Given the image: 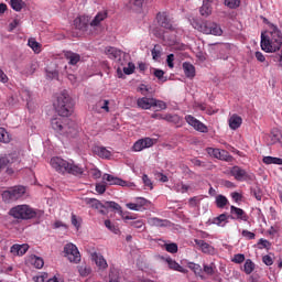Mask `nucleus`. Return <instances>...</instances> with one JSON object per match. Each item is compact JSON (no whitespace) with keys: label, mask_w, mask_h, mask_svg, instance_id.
Returning a JSON list of instances; mask_svg holds the SVG:
<instances>
[{"label":"nucleus","mask_w":282,"mask_h":282,"mask_svg":"<svg viewBox=\"0 0 282 282\" xmlns=\"http://www.w3.org/2000/svg\"><path fill=\"white\" fill-rule=\"evenodd\" d=\"M25 193H26V187L22 185L13 186L2 192V200H4V203L7 204H11L24 197Z\"/></svg>","instance_id":"obj_6"},{"label":"nucleus","mask_w":282,"mask_h":282,"mask_svg":"<svg viewBox=\"0 0 282 282\" xmlns=\"http://www.w3.org/2000/svg\"><path fill=\"white\" fill-rule=\"evenodd\" d=\"M105 54L107 55V57L109 59H113V61H120V55L122 54V52H120V50L116 48V47H107L105 48Z\"/></svg>","instance_id":"obj_24"},{"label":"nucleus","mask_w":282,"mask_h":282,"mask_svg":"<svg viewBox=\"0 0 282 282\" xmlns=\"http://www.w3.org/2000/svg\"><path fill=\"white\" fill-rule=\"evenodd\" d=\"M262 162L267 165L275 164L278 166H282V159L274 156H264Z\"/></svg>","instance_id":"obj_33"},{"label":"nucleus","mask_w":282,"mask_h":282,"mask_svg":"<svg viewBox=\"0 0 282 282\" xmlns=\"http://www.w3.org/2000/svg\"><path fill=\"white\" fill-rule=\"evenodd\" d=\"M143 1L144 0H130V7L134 10H139L143 7Z\"/></svg>","instance_id":"obj_55"},{"label":"nucleus","mask_w":282,"mask_h":282,"mask_svg":"<svg viewBox=\"0 0 282 282\" xmlns=\"http://www.w3.org/2000/svg\"><path fill=\"white\" fill-rule=\"evenodd\" d=\"M96 155L102 160H109L111 158V151L107 150V148L98 147L95 150Z\"/></svg>","instance_id":"obj_29"},{"label":"nucleus","mask_w":282,"mask_h":282,"mask_svg":"<svg viewBox=\"0 0 282 282\" xmlns=\"http://www.w3.org/2000/svg\"><path fill=\"white\" fill-rule=\"evenodd\" d=\"M245 261V257L241 253H237L232 257V262L237 264H241Z\"/></svg>","instance_id":"obj_60"},{"label":"nucleus","mask_w":282,"mask_h":282,"mask_svg":"<svg viewBox=\"0 0 282 282\" xmlns=\"http://www.w3.org/2000/svg\"><path fill=\"white\" fill-rule=\"evenodd\" d=\"M228 219H230V217H228V215L221 214V215L213 218V225L224 228V227H226V224H228Z\"/></svg>","instance_id":"obj_27"},{"label":"nucleus","mask_w":282,"mask_h":282,"mask_svg":"<svg viewBox=\"0 0 282 282\" xmlns=\"http://www.w3.org/2000/svg\"><path fill=\"white\" fill-rule=\"evenodd\" d=\"M158 101H160V100L154 99V98L143 97V98H139L137 100V106H139V108H141L143 110H150L152 108V105H154Z\"/></svg>","instance_id":"obj_18"},{"label":"nucleus","mask_w":282,"mask_h":282,"mask_svg":"<svg viewBox=\"0 0 282 282\" xmlns=\"http://www.w3.org/2000/svg\"><path fill=\"white\" fill-rule=\"evenodd\" d=\"M273 62L278 63V66L282 67V50L280 53H275V55H273Z\"/></svg>","instance_id":"obj_62"},{"label":"nucleus","mask_w":282,"mask_h":282,"mask_svg":"<svg viewBox=\"0 0 282 282\" xmlns=\"http://www.w3.org/2000/svg\"><path fill=\"white\" fill-rule=\"evenodd\" d=\"M105 228L109 229V231L113 232V235L120 234L118 227L112 225L109 219L105 220Z\"/></svg>","instance_id":"obj_45"},{"label":"nucleus","mask_w":282,"mask_h":282,"mask_svg":"<svg viewBox=\"0 0 282 282\" xmlns=\"http://www.w3.org/2000/svg\"><path fill=\"white\" fill-rule=\"evenodd\" d=\"M11 142V135L6 129L0 127V143L8 144Z\"/></svg>","instance_id":"obj_38"},{"label":"nucleus","mask_w":282,"mask_h":282,"mask_svg":"<svg viewBox=\"0 0 282 282\" xmlns=\"http://www.w3.org/2000/svg\"><path fill=\"white\" fill-rule=\"evenodd\" d=\"M148 224H150V226L152 227H159V228H163L165 227L166 220L156 218V217H152L148 220Z\"/></svg>","instance_id":"obj_36"},{"label":"nucleus","mask_w":282,"mask_h":282,"mask_svg":"<svg viewBox=\"0 0 282 282\" xmlns=\"http://www.w3.org/2000/svg\"><path fill=\"white\" fill-rule=\"evenodd\" d=\"M252 271H254V263H252L250 259H246V262L243 263V273L249 275Z\"/></svg>","instance_id":"obj_40"},{"label":"nucleus","mask_w":282,"mask_h":282,"mask_svg":"<svg viewBox=\"0 0 282 282\" xmlns=\"http://www.w3.org/2000/svg\"><path fill=\"white\" fill-rule=\"evenodd\" d=\"M282 46V32L278 26L271 25L269 36L262 34L261 47L267 53H275Z\"/></svg>","instance_id":"obj_2"},{"label":"nucleus","mask_w":282,"mask_h":282,"mask_svg":"<svg viewBox=\"0 0 282 282\" xmlns=\"http://www.w3.org/2000/svg\"><path fill=\"white\" fill-rule=\"evenodd\" d=\"M64 257H66V259L72 263L80 262V252L74 243L64 245Z\"/></svg>","instance_id":"obj_7"},{"label":"nucleus","mask_w":282,"mask_h":282,"mask_svg":"<svg viewBox=\"0 0 282 282\" xmlns=\"http://www.w3.org/2000/svg\"><path fill=\"white\" fill-rule=\"evenodd\" d=\"M78 273L80 274V276L87 278L91 274V267H89L88 264L78 265Z\"/></svg>","instance_id":"obj_37"},{"label":"nucleus","mask_w":282,"mask_h":282,"mask_svg":"<svg viewBox=\"0 0 282 282\" xmlns=\"http://www.w3.org/2000/svg\"><path fill=\"white\" fill-rule=\"evenodd\" d=\"M55 172L62 175L68 174L74 176H83V174L85 173V167L80 165H74V166H68L64 170H55Z\"/></svg>","instance_id":"obj_17"},{"label":"nucleus","mask_w":282,"mask_h":282,"mask_svg":"<svg viewBox=\"0 0 282 282\" xmlns=\"http://www.w3.org/2000/svg\"><path fill=\"white\" fill-rule=\"evenodd\" d=\"M188 189H191V186H187L183 183H178V184L174 185V192H176V193L184 194V193H187Z\"/></svg>","instance_id":"obj_43"},{"label":"nucleus","mask_w":282,"mask_h":282,"mask_svg":"<svg viewBox=\"0 0 282 282\" xmlns=\"http://www.w3.org/2000/svg\"><path fill=\"white\" fill-rule=\"evenodd\" d=\"M156 23L159 24V26L165 30L174 31V25H172V20H170V17L167 15L166 12H159L156 14Z\"/></svg>","instance_id":"obj_13"},{"label":"nucleus","mask_w":282,"mask_h":282,"mask_svg":"<svg viewBox=\"0 0 282 282\" xmlns=\"http://www.w3.org/2000/svg\"><path fill=\"white\" fill-rule=\"evenodd\" d=\"M216 270H217V267L215 265V263L204 264V269H202V271H204V273H206V275H209V276L215 275Z\"/></svg>","instance_id":"obj_39"},{"label":"nucleus","mask_w":282,"mask_h":282,"mask_svg":"<svg viewBox=\"0 0 282 282\" xmlns=\"http://www.w3.org/2000/svg\"><path fill=\"white\" fill-rule=\"evenodd\" d=\"M29 47L33 50L36 54L40 53V43H37L34 39H29Z\"/></svg>","instance_id":"obj_51"},{"label":"nucleus","mask_w":282,"mask_h":282,"mask_svg":"<svg viewBox=\"0 0 282 282\" xmlns=\"http://www.w3.org/2000/svg\"><path fill=\"white\" fill-rule=\"evenodd\" d=\"M29 262L35 269H42V267H44V260H42V258L36 257V256H31V258L29 259Z\"/></svg>","instance_id":"obj_34"},{"label":"nucleus","mask_w":282,"mask_h":282,"mask_svg":"<svg viewBox=\"0 0 282 282\" xmlns=\"http://www.w3.org/2000/svg\"><path fill=\"white\" fill-rule=\"evenodd\" d=\"M165 63L167 64V68L170 69L174 68V54L167 55Z\"/></svg>","instance_id":"obj_61"},{"label":"nucleus","mask_w":282,"mask_h":282,"mask_svg":"<svg viewBox=\"0 0 282 282\" xmlns=\"http://www.w3.org/2000/svg\"><path fill=\"white\" fill-rule=\"evenodd\" d=\"M161 58V45H154L152 48V59L159 61Z\"/></svg>","instance_id":"obj_49"},{"label":"nucleus","mask_w":282,"mask_h":282,"mask_svg":"<svg viewBox=\"0 0 282 282\" xmlns=\"http://www.w3.org/2000/svg\"><path fill=\"white\" fill-rule=\"evenodd\" d=\"M206 152L213 159H217L221 162H232V155L226 150H220L218 148H207Z\"/></svg>","instance_id":"obj_8"},{"label":"nucleus","mask_w":282,"mask_h":282,"mask_svg":"<svg viewBox=\"0 0 282 282\" xmlns=\"http://www.w3.org/2000/svg\"><path fill=\"white\" fill-rule=\"evenodd\" d=\"M64 59H66L69 65L76 66L80 63V55L72 51H64Z\"/></svg>","instance_id":"obj_19"},{"label":"nucleus","mask_w":282,"mask_h":282,"mask_svg":"<svg viewBox=\"0 0 282 282\" xmlns=\"http://www.w3.org/2000/svg\"><path fill=\"white\" fill-rule=\"evenodd\" d=\"M183 74L186 78L193 79L196 76L195 66L192 63L183 62L182 64Z\"/></svg>","instance_id":"obj_21"},{"label":"nucleus","mask_w":282,"mask_h":282,"mask_svg":"<svg viewBox=\"0 0 282 282\" xmlns=\"http://www.w3.org/2000/svg\"><path fill=\"white\" fill-rule=\"evenodd\" d=\"M100 110H105V112H109V100L107 99H100L96 105L94 106V111L100 112Z\"/></svg>","instance_id":"obj_28"},{"label":"nucleus","mask_w":282,"mask_h":282,"mask_svg":"<svg viewBox=\"0 0 282 282\" xmlns=\"http://www.w3.org/2000/svg\"><path fill=\"white\" fill-rule=\"evenodd\" d=\"M241 237L246 238V240H253L254 234L249 230H241Z\"/></svg>","instance_id":"obj_59"},{"label":"nucleus","mask_w":282,"mask_h":282,"mask_svg":"<svg viewBox=\"0 0 282 282\" xmlns=\"http://www.w3.org/2000/svg\"><path fill=\"white\" fill-rule=\"evenodd\" d=\"M152 107H156L159 108V110H165L167 108V105L164 101L159 100L152 104Z\"/></svg>","instance_id":"obj_63"},{"label":"nucleus","mask_w":282,"mask_h":282,"mask_svg":"<svg viewBox=\"0 0 282 282\" xmlns=\"http://www.w3.org/2000/svg\"><path fill=\"white\" fill-rule=\"evenodd\" d=\"M165 251H167V253L175 254L178 251V247L174 242L165 243Z\"/></svg>","instance_id":"obj_46"},{"label":"nucleus","mask_w":282,"mask_h":282,"mask_svg":"<svg viewBox=\"0 0 282 282\" xmlns=\"http://www.w3.org/2000/svg\"><path fill=\"white\" fill-rule=\"evenodd\" d=\"M256 59L260 63L267 64L269 66V63L267 62V57H264V54L262 52H256Z\"/></svg>","instance_id":"obj_58"},{"label":"nucleus","mask_w":282,"mask_h":282,"mask_svg":"<svg viewBox=\"0 0 282 282\" xmlns=\"http://www.w3.org/2000/svg\"><path fill=\"white\" fill-rule=\"evenodd\" d=\"M154 145V139L152 138H143L137 142H134V145H132V151L134 152H141L145 149H150Z\"/></svg>","instance_id":"obj_16"},{"label":"nucleus","mask_w":282,"mask_h":282,"mask_svg":"<svg viewBox=\"0 0 282 282\" xmlns=\"http://www.w3.org/2000/svg\"><path fill=\"white\" fill-rule=\"evenodd\" d=\"M228 127L232 131L239 129V127H241V117H239L238 115H231L228 119Z\"/></svg>","instance_id":"obj_25"},{"label":"nucleus","mask_w":282,"mask_h":282,"mask_svg":"<svg viewBox=\"0 0 282 282\" xmlns=\"http://www.w3.org/2000/svg\"><path fill=\"white\" fill-rule=\"evenodd\" d=\"M124 207H128V209H130V210L141 212L148 206H145V205H135V204L128 203V204L124 205Z\"/></svg>","instance_id":"obj_50"},{"label":"nucleus","mask_w":282,"mask_h":282,"mask_svg":"<svg viewBox=\"0 0 282 282\" xmlns=\"http://www.w3.org/2000/svg\"><path fill=\"white\" fill-rule=\"evenodd\" d=\"M107 19V11L98 12L96 17H94V20L89 22V26L91 28H98L100 26V23Z\"/></svg>","instance_id":"obj_26"},{"label":"nucleus","mask_w":282,"mask_h":282,"mask_svg":"<svg viewBox=\"0 0 282 282\" xmlns=\"http://www.w3.org/2000/svg\"><path fill=\"white\" fill-rule=\"evenodd\" d=\"M185 123L199 133H208V127L193 115H185Z\"/></svg>","instance_id":"obj_10"},{"label":"nucleus","mask_w":282,"mask_h":282,"mask_svg":"<svg viewBox=\"0 0 282 282\" xmlns=\"http://www.w3.org/2000/svg\"><path fill=\"white\" fill-rule=\"evenodd\" d=\"M262 262L264 264H267V267H271V265H273V258H271V256L267 254V256L262 257Z\"/></svg>","instance_id":"obj_64"},{"label":"nucleus","mask_w":282,"mask_h":282,"mask_svg":"<svg viewBox=\"0 0 282 282\" xmlns=\"http://www.w3.org/2000/svg\"><path fill=\"white\" fill-rule=\"evenodd\" d=\"M258 246H261L260 249L269 250L271 248V242H269V240H265L264 238H261L258 242Z\"/></svg>","instance_id":"obj_56"},{"label":"nucleus","mask_w":282,"mask_h":282,"mask_svg":"<svg viewBox=\"0 0 282 282\" xmlns=\"http://www.w3.org/2000/svg\"><path fill=\"white\" fill-rule=\"evenodd\" d=\"M53 107L59 117L51 119V129L59 135L76 138V135H78V129H76V126L68 119L74 112V100L69 94L65 90L59 93Z\"/></svg>","instance_id":"obj_1"},{"label":"nucleus","mask_w":282,"mask_h":282,"mask_svg":"<svg viewBox=\"0 0 282 282\" xmlns=\"http://www.w3.org/2000/svg\"><path fill=\"white\" fill-rule=\"evenodd\" d=\"M215 205L219 209L225 208L226 205H228V198H226V196H224V195H217L215 197Z\"/></svg>","instance_id":"obj_35"},{"label":"nucleus","mask_w":282,"mask_h":282,"mask_svg":"<svg viewBox=\"0 0 282 282\" xmlns=\"http://www.w3.org/2000/svg\"><path fill=\"white\" fill-rule=\"evenodd\" d=\"M239 2L240 0H225L224 4L232 10L239 8Z\"/></svg>","instance_id":"obj_52"},{"label":"nucleus","mask_w":282,"mask_h":282,"mask_svg":"<svg viewBox=\"0 0 282 282\" xmlns=\"http://www.w3.org/2000/svg\"><path fill=\"white\" fill-rule=\"evenodd\" d=\"M11 164V159L9 156L0 158V172L1 170L8 167Z\"/></svg>","instance_id":"obj_53"},{"label":"nucleus","mask_w":282,"mask_h":282,"mask_svg":"<svg viewBox=\"0 0 282 282\" xmlns=\"http://www.w3.org/2000/svg\"><path fill=\"white\" fill-rule=\"evenodd\" d=\"M130 204L135 205V206H149L150 202L148 199H145L144 197H139V198H137V203H130Z\"/></svg>","instance_id":"obj_57"},{"label":"nucleus","mask_w":282,"mask_h":282,"mask_svg":"<svg viewBox=\"0 0 282 282\" xmlns=\"http://www.w3.org/2000/svg\"><path fill=\"white\" fill-rule=\"evenodd\" d=\"M212 3L213 2L204 1V4L199 9V13L202 14V17L208 18L213 13V8L210 7Z\"/></svg>","instance_id":"obj_32"},{"label":"nucleus","mask_w":282,"mask_h":282,"mask_svg":"<svg viewBox=\"0 0 282 282\" xmlns=\"http://www.w3.org/2000/svg\"><path fill=\"white\" fill-rule=\"evenodd\" d=\"M50 164H51V167L55 171H65L68 167L79 166L74 162H69L58 156L51 158Z\"/></svg>","instance_id":"obj_9"},{"label":"nucleus","mask_w":282,"mask_h":282,"mask_svg":"<svg viewBox=\"0 0 282 282\" xmlns=\"http://www.w3.org/2000/svg\"><path fill=\"white\" fill-rule=\"evenodd\" d=\"M174 124H180L181 123V117L178 115H165V118L161 119Z\"/></svg>","instance_id":"obj_41"},{"label":"nucleus","mask_w":282,"mask_h":282,"mask_svg":"<svg viewBox=\"0 0 282 282\" xmlns=\"http://www.w3.org/2000/svg\"><path fill=\"white\" fill-rule=\"evenodd\" d=\"M230 176H232L237 182L252 181V177H254V175L248 174L246 170L237 165L230 167Z\"/></svg>","instance_id":"obj_11"},{"label":"nucleus","mask_w":282,"mask_h":282,"mask_svg":"<svg viewBox=\"0 0 282 282\" xmlns=\"http://www.w3.org/2000/svg\"><path fill=\"white\" fill-rule=\"evenodd\" d=\"M11 8L15 10V12H21L22 8H24V1L22 0H11Z\"/></svg>","instance_id":"obj_42"},{"label":"nucleus","mask_w":282,"mask_h":282,"mask_svg":"<svg viewBox=\"0 0 282 282\" xmlns=\"http://www.w3.org/2000/svg\"><path fill=\"white\" fill-rule=\"evenodd\" d=\"M187 269L192 270V272H195V274L202 273V265L197 263H193V262L187 263Z\"/></svg>","instance_id":"obj_48"},{"label":"nucleus","mask_w":282,"mask_h":282,"mask_svg":"<svg viewBox=\"0 0 282 282\" xmlns=\"http://www.w3.org/2000/svg\"><path fill=\"white\" fill-rule=\"evenodd\" d=\"M163 75H165V73L162 69H154V77H156V79H159V82L161 83H165L167 82V78L164 77Z\"/></svg>","instance_id":"obj_47"},{"label":"nucleus","mask_w":282,"mask_h":282,"mask_svg":"<svg viewBox=\"0 0 282 282\" xmlns=\"http://www.w3.org/2000/svg\"><path fill=\"white\" fill-rule=\"evenodd\" d=\"M165 263H167V268H170V270H174L176 272H184L183 267L178 265V263L174 260H172V258H165Z\"/></svg>","instance_id":"obj_31"},{"label":"nucleus","mask_w":282,"mask_h":282,"mask_svg":"<svg viewBox=\"0 0 282 282\" xmlns=\"http://www.w3.org/2000/svg\"><path fill=\"white\" fill-rule=\"evenodd\" d=\"M86 204L89 205V207L98 210V214L105 216L107 215V208H111L113 210H118V214L120 215V218L124 221L127 220H134L133 216L127 215V213L122 212V208L120 205H118L115 202H107L106 205H102L98 199L96 198H87Z\"/></svg>","instance_id":"obj_3"},{"label":"nucleus","mask_w":282,"mask_h":282,"mask_svg":"<svg viewBox=\"0 0 282 282\" xmlns=\"http://www.w3.org/2000/svg\"><path fill=\"white\" fill-rule=\"evenodd\" d=\"M89 18L85 15L78 17L76 20H74V26L76 30L87 31V26H89Z\"/></svg>","instance_id":"obj_20"},{"label":"nucleus","mask_w":282,"mask_h":282,"mask_svg":"<svg viewBox=\"0 0 282 282\" xmlns=\"http://www.w3.org/2000/svg\"><path fill=\"white\" fill-rule=\"evenodd\" d=\"M189 25L206 35L221 36V34H224L221 26H219V24H217L216 22L199 21L197 19H194L192 20V22H189Z\"/></svg>","instance_id":"obj_4"},{"label":"nucleus","mask_w":282,"mask_h":282,"mask_svg":"<svg viewBox=\"0 0 282 282\" xmlns=\"http://www.w3.org/2000/svg\"><path fill=\"white\" fill-rule=\"evenodd\" d=\"M195 245H197V247H199L202 252L205 253V254H212L213 251H215V248H213V246H210L205 240H197V239H195Z\"/></svg>","instance_id":"obj_23"},{"label":"nucleus","mask_w":282,"mask_h":282,"mask_svg":"<svg viewBox=\"0 0 282 282\" xmlns=\"http://www.w3.org/2000/svg\"><path fill=\"white\" fill-rule=\"evenodd\" d=\"M228 218L237 221H248V215L246 214V212L236 206H230V215H228Z\"/></svg>","instance_id":"obj_14"},{"label":"nucleus","mask_w":282,"mask_h":282,"mask_svg":"<svg viewBox=\"0 0 282 282\" xmlns=\"http://www.w3.org/2000/svg\"><path fill=\"white\" fill-rule=\"evenodd\" d=\"M134 64L133 63H128V67H122V70H120V68H118L116 70V73L118 74V78H121L122 77V74L124 75H131V74H134Z\"/></svg>","instance_id":"obj_30"},{"label":"nucleus","mask_w":282,"mask_h":282,"mask_svg":"<svg viewBox=\"0 0 282 282\" xmlns=\"http://www.w3.org/2000/svg\"><path fill=\"white\" fill-rule=\"evenodd\" d=\"M39 210L33 209L29 205H18L9 212V216L18 220H31L37 218Z\"/></svg>","instance_id":"obj_5"},{"label":"nucleus","mask_w":282,"mask_h":282,"mask_svg":"<svg viewBox=\"0 0 282 282\" xmlns=\"http://www.w3.org/2000/svg\"><path fill=\"white\" fill-rule=\"evenodd\" d=\"M102 181L109 183V185H116V186H120V187H134V183L122 181L121 178L111 176L109 174L102 175Z\"/></svg>","instance_id":"obj_12"},{"label":"nucleus","mask_w":282,"mask_h":282,"mask_svg":"<svg viewBox=\"0 0 282 282\" xmlns=\"http://www.w3.org/2000/svg\"><path fill=\"white\" fill-rule=\"evenodd\" d=\"M26 251H29V245L26 243L13 245V247H11V254L15 257H23L26 254Z\"/></svg>","instance_id":"obj_22"},{"label":"nucleus","mask_w":282,"mask_h":282,"mask_svg":"<svg viewBox=\"0 0 282 282\" xmlns=\"http://www.w3.org/2000/svg\"><path fill=\"white\" fill-rule=\"evenodd\" d=\"M143 226H145V224L143 223L142 219L130 221V227H132L134 229H141V228H143Z\"/></svg>","instance_id":"obj_54"},{"label":"nucleus","mask_w":282,"mask_h":282,"mask_svg":"<svg viewBox=\"0 0 282 282\" xmlns=\"http://www.w3.org/2000/svg\"><path fill=\"white\" fill-rule=\"evenodd\" d=\"M91 261L96 264V268H98V271L100 272H105L109 268L107 260L99 252H91Z\"/></svg>","instance_id":"obj_15"},{"label":"nucleus","mask_w":282,"mask_h":282,"mask_svg":"<svg viewBox=\"0 0 282 282\" xmlns=\"http://www.w3.org/2000/svg\"><path fill=\"white\" fill-rule=\"evenodd\" d=\"M109 282H118V271L113 267H109Z\"/></svg>","instance_id":"obj_44"}]
</instances>
